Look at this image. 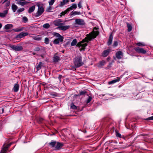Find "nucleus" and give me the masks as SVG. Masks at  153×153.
<instances>
[{"mask_svg":"<svg viewBox=\"0 0 153 153\" xmlns=\"http://www.w3.org/2000/svg\"><path fill=\"white\" fill-rule=\"evenodd\" d=\"M75 1V0H71V1L72 2H74Z\"/></svg>","mask_w":153,"mask_h":153,"instance_id":"nucleus-52","label":"nucleus"},{"mask_svg":"<svg viewBox=\"0 0 153 153\" xmlns=\"http://www.w3.org/2000/svg\"><path fill=\"white\" fill-rule=\"evenodd\" d=\"M38 9L37 12L34 14V16L38 17L40 16L44 12V10L42 6H38Z\"/></svg>","mask_w":153,"mask_h":153,"instance_id":"nucleus-4","label":"nucleus"},{"mask_svg":"<svg viewBox=\"0 0 153 153\" xmlns=\"http://www.w3.org/2000/svg\"><path fill=\"white\" fill-rule=\"evenodd\" d=\"M120 80V78L119 77L117 78V79L113 80L111 81L108 82L109 84H112L115 83Z\"/></svg>","mask_w":153,"mask_h":153,"instance_id":"nucleus-22","label":"nucleus"},{"mask_svg":"<svg viewBox=\"0 0 153 153\" xmlns=\"http://www.w3.org/2000/svg\"><path fill=\"white\" fill-rule=\"evenodd\" d=\"M117 45H118V43L117 41L114 42V44H113V46H115V47Z\"/></svg>","mask_w":153,"mask_h":153,"instance_id":"nucleus-46","label":"nucleus"},{"mask_svg":"<svg viewBox=\"0 0 153 153\" xmlns=\"http://www.w3.org/2000/svg\"><path fill=\"white\" fill-rule=\"evenodd\" d=\"M134 49L136 52L139 53L145 54L146 52V51L143 48H141L138 47L135 48Z\"/></svg>","mask_w":153,"mask_h":153,"instance_id":"nucleus-7","label":"nucleus"},{"mask_svg":"<svg viewBox=\"0 0 153 153\" xmlns=\"http://www.w3.org/2000/svg\"><path fill=\"white\" fill-rule=\"evenodd\" d=\"M10 48L13 50L16 51H22L23 49L22 47L20 45H11L10 46Z\"/></svg>","mask_w":153,"mask_h":153,"instance_id":"nucleus-5","label":"nucleus"},{"mask_svg":"<svg viewBox=\"0 0 153 153\" xmlns=\"http://www.w3.org/2000/svg\"><path fill=\"white\" fill-rule=\"evenodd\" d=\"M123 55V53L122 51H119L117 52L116 54V56L117 59H121Z\"/></svg>","mask_w":153,"mask_h":153,"instance_id":"nucleus-13","label":"nucleus"},{"mask_svg":"<svg viewBox=\"0 0 153 153\" xmlns=\"http://www.w3.org/2000/svg\"><path fill=\"white\" fill-rule=\"evenodd\" d=\"M56 39H57L59 42H62L63 41V37L62 36H61Z\"/></svg>","mask_w":153,"mask_h":153,"instance_id":"nucleus-33","label":"nucleus"},{"mask_svg":"<svg viewBox=\"0 0 153 153\" xmlns=\"http://www.w3.org/2000/svg\"><path fill=\"white\" fill-rule=\"evenodd\" d=\"M74 63L76 68H78L82 65V57L81 56H77L74 59Z\"/></svg>","mask_w":153,"mask_h":153,"instance_id":"nucleus-3","label":"nucleus"},{"mask_svg":"<svg viewBox=\"0 0 153 153\" xmlns=\"http://www.w3.org/2000/svg\"><path fill=\"white\" fill-rule=\"evenodd\" d=\"M23 30V28H22L20 29H16L15 30L16 32H19L22 30Z\"/></svg>","mask_w":153,"mask_h":153,"instance_id":"nucleus-45","label":"nucleus"},{"mask_svg":"<svg viewBox=\"0 0 153 153\" xmlns=\"http://www.w3.org/2000/svg\"><path fill=\"white\" fill-rule=\"evenodd\" d=\"M2 27V25L0 23V29Z\"/></svg>","mask_w":153,"mask_h":153,"instance_id":"nucleus-50","label":"nucleus"},{"mask_svg":"<svg viewBox=\"0 0 153 153\" xmlns=\"http://www.w3.org/2000/svg\"><path fill=\"white\" fill-rule=\"evenodd\" d=\"M19 85L18 84L16 83L15 84L13 87V89L15 92H17L18 91L19 89Z\"/></svg>","mask_w":153,"mask_h":153,"instance_id":"nucleus-19","label":"nucleus"},{"mask_svg":"<svg viewBox=\"0 0 153 153\" xmlns=\"http://www.w3.org/2000/svg\"><path fill=\"white\" fill-rule=\"evenodd\" d=\"M136 45L138 46H144L145 45V44L144 43L141 42H138L136 44Z\"/></svg>","mask_w":153,"mask_h":153,"instance_id":"nucleus-39","label":"nucleus"},{"mask_svg":"<svg viewBox=\"0 0 153 153\" xmlns=\"http://www.w3.org/2000/svg\"><path fill=\"white\" fill-rule=\"evenodd\" d=\"M50 42V40L47 37H46L45 38L44 40V42L46 44H48Z\"/></svg>","mask_w":153,"mask_h":153,"instance_id":"nucleus-32","label":"nucleus"},{"mask_svg":"<svg viewBox=\"0 0 153 153\" xmlns=\"http://www.w3.org/2000/svg\"><path fill=\"white\" fill-rule=\"evenodd\" d=\"M63 146V144L59 142L56 143V145L54 147V149L58 150L60 149Z\"/></svg>","mask_w":153,"mask_h":153,"instance_id":"nucleus-10","label":"nucleus"},{"mask_svg":"<svg viewBox=\"0 0 153 153\" xmlns=\"http://www.w3.org/2000/svg\"><path fill=\"white\" fill-rule=\"evenodd\" d=\"M60 59V58L56 55H54L53 57V60L54 62H57Z\"/></svg>","mask_w":153,"mask_h":153,"instance_id":"nucleus-17","label":"nucleus"},{"mask_svg":"<svg viewBox=\"0 0 153 153\" xmlns=\"http://www.w3.org/2000/svg\"><path fill=\"white\" fill-rule=\"evenodd\" d=\"M69 12V11L67 9L65 10L64 11L60 13V16L61 17L62 16H64L65 14Z\"/></svg>","mask_w":153,"mask_h":153,"instance_id":"nucleus-29","label":"nucleus"},{"mask_svg":"<svg viewBox=\"0 0 153 153\" xmlns=\"http://www.w3.org/2000/svg\"><path fill=\"white\" fill-rule=\"evenodd\" d=\"M116 135L117 137L121 138V134L119 133H118L117 132H116Z\"/></svg>","mask_w":153,"mask_h":153,"instance_id":"nucleus-43","label":"nucleus"},{"mask_svg":"<svg viewBox=\"0 0 153 153\" xmlns=\"http://www.w3.org/2000/svg\"><path fill=\"white\" fill-rule=\"evenodd\" d=\"M113 39V36L112 34H111L109 36V39L107 42V44L108 45H110L112 43Z\"/></svg>","mask_w":153,"mask_h":153,"instance_id":"nucleus-15","label":"nucleus"},{"mask_svg":"<svg viewBox=\"0 0 153 153\" xmlns=\"http://www.w3.org/2000/svg\"><path fill=\"white\" fill-rule=\"evenodd\" d=\"M91 100L92 97L90 96H88L86 101V103H88L91 101Z\"/></svg>","mask_w":153,"mask_h":153,"instance_id":"nucleus-36","label":"nucleus"},{"mask_svg":"<svg viewBox=\"0 0 153 153\" xmlns=\"http://www.w3.org/2000/svg\"><path fill=\"white\" fill-rule=\"evenodd\" d=\"M22 20L23 22L25 23L26 22L28 21L27 18L25 16H24L22 18Z\"/></svg>","mask_w":153,"mask_h":153,"instance_id":"nucleus-38","label":"nucleus"},{"mask_svg":"<svg viewBox=\"0 0 153 153\" xmlns=\"http://www.w3.org/2000/svg\"><path fill=\"white\" fill-rule=\"evenodd\" d=\"M40 120H42V118H41V119Z\"/></svg>","mask_w":153,"mask_h":153,"instance_id":"nucleus-55","label":"nucleus"},{"mask_svg":"<svg viewBox=\"0 0 153 153\" xmlns=\"http://www.w3.org/2000/svg\"><path fill=\"white\" fill-rule=\"evenodd\" d=\"M56 143V141L52 140L51 143H49V144L51 147H55Z\"/></svg>","mask_w":153,"mask_h":153,"instance_id":"nucleus-23","label":"nucleus"},{"mask_svg":"<svg viewBox=\"0 0 153 153\" xmlns=\"http://www.w3.org/2000/svg\"><path fill=\"white\" fill-rule=\"evenodd\" d=\"M71 108L74 109H76L77 108L74 105V104L72 103L71 104Z\"/></svg>","mask_w":153,"mask_h":153,"instance_id":"nucleus-40","label":"nucleus"},{"mask_svg":"<svg viewBox=\"0 0 153 153\" xmlns=\"http://www.w3.org/2000/svg\"><path fill=\"white\" fill-rule=\"evenodd\" d=\"M47 9L48 10H51V7H50L48 8H47Z\"/></svg>","mask_w":153,"mask_h":153,"instance_id":"nucleus-49","label":"nucleus"},{"mask_svg":"<svg viewBox=\"0 0 153 153\" xmlns=\"http://www.w3.org/2000/svg\"><path fill=\"white\" fill-rule=\"evenodd\" d=\"M78 7L79 8H80L82 7V6L81 2H79L78 4Z\"/></svg>","mask_w":153,"mask_h":153,"instance_id":"nucleus-47","label":"nucleus"},{"mask_svg":"<svg viewBox=\"0 0 153 153\" xmlns=\"http://www.w3.org/2000/svg\"><path fill=\"white\" fill-rule=\"evenodd\" d=\"M12 8L13 12H15L18 8V7L16 5L13 4L12 5Z\"/></svg>","mask_w":153,"mask_h":153,"instance_id":"nucleus-27","label":"nucleus"},{"mask_svg":"<svg viewBox=\"0 0 153 153\" xmlns=\"http://www.w3.org/2000/svg\"><path fill=\"white\" fill-rule=\"evenodd\" d=\"M86 93V91H81L80 92V95H83L85 94Z\"/></svg>","mask_w":153,"mask_h":153,"instance_id":"nucleus-44","label":"nucleus"},{"mask_svg":"<svg viewBox=\"0 0 153 153\" xmlns=\"http://www.w3.org/2000/svg\"><path fill=\"white\" fill-rule=\"evenodd\" d=\"M8 0H4V1L3 3H5V2H6Z\"/></svg>","mask_w":153,"mask_h":153,"instance_id":"nucleus-51","label":"nucleus"},{"mask_svg":"<svg viewBox=\"0 0 153 153\" xmlns=\"http://www.w3.org/2000/svg\"><path fill=\"white\" fill-rule=\"evenodd\" d=\"M77 6L76 4L73 3L72 4V5L69 7L67 9L69 11H70L74 9H75L77 8Z\"/></svg>","mask_w":153,"mask_h":153,"instance_id":"nucleus-11","label":"nucleus"},{"mask_svg":"<svg viewBox=\"0 0 153 153\" xmlns=\"http://www.w3.org/2000/svg\"><path fill=\"white\" fill-rule=\"evenodd\" d=\"M147 120H153V116H152L150 117H149L146 119Z\"/></svg>","mask_w":153,"mask_h":153,"instance_id":"nucleus-48","label":"nucleus"},{"mask_svg":"<svg viewBox=\"0 0 153 153\" xmlns=\"http://www.w3.org/2000/svg\"><path fill=\"white\" fill-rule=\"evenodd\" d=\"M28 3L27 2L25 1H18L17 2L18 4L22 6L27 4Z\"/></svg>","mask_w":153,"mask_h":153,"instance_id":"nucleus-20","label":"nucleus"},{"mask_svg":"<svg viewBox=\"0 0 153 153\" xmlns=\"http://www.w3.org/2000/svg\"><path fill=\"white\" fill-rule=\"evenodd\" d=\"M50 27V25L48 23H46L43 25V27L46 29Z\"/></svg>","mask_w":153,"mask_h":153,"instance_id":"nucleus-31","label":"nucleus"},{"mask_svg":"<svg viewBox=\"0 0 153 153\" xmlns=\"http://www.w3.org/2000/svg\"><path fill=\"white\" fill-rule=\"evenodd\" d=\"M54 36L58 38L60 37L61 36H62L59 33H54Z\"/></svg>","mask_w":153,"mask_h":153,"instance_id":"nucleus-42","label":"nucleus"},{"mask_svg":"<svg viewBox=\"0 0 153 153\" xmlns=\"http://www.w3.org/2000/svg\"><path fill=\"white\" fill-rule=\"evenodd\" d=\"M62 22V21L60 19H58L55 21L54 24L55 26H58V28L63 31L66 30L70 27L69 25H65V24L64 23H61Z\"/></svg>","mask_w":153,"mask_h":153,"instance_id":"nucleus-2","label":"nucleus"},{"mask_svg":"<svg viewBox=\"0 0 153 153\" xmlns=\"http://www.w3.org/2000/svg\"><path fill=\"white\" fill-rule=\"evenodd\" d=\"M111 51L110 49L104 51L102 53V56L103 57L107 56Z\"/></svg>","mask_w":153,"mask_h":153,"instance_id":"nucleus-12","label":"nucleus"},{"mask_svg":"<svg viewBox=\"0 0 153 153\" xmlns=\"http://www.w3.org/2000/svg\"><path fill=\"white\" fill-rule=\"evenodd\" d=\"M13 27V25L12 24H7L5 26L4 28L5 29L8 30L12 28Z\"/></svg>","mask_w":153,"mask_h":153,"instance_id":"nucleus-24","label":"nucleus"},{"mask_svg":"<svg viewBox=\"0 0 153 153\" xmlns=\"http://www.w3.org/2000/svg\"><path fill=\"white\" fill-rule=\"evenodd\" d=\"M20 1H25V0H19Z\"/></svg>","mask_w":153,"mask_h":153,"instance_id":"nucleus-54","label":"nucleus"},{"mask_svg":"<svg viewBox=\"0 0 153 153\" xmlns=\"http://www.w3.org/2000/svg\"><path fill=\"white\" fill-rule=\"evenodd\" d=\"M105 62L104 61L100 62L98 64V67H100L104 65L105 64Z\"/></svg>","mask_w":153,"mask_h":153,"instance_id":"nucleus-28","label":"nucleus"},{"mask_svg":"<svg viewBox=\"0 0 153 153\" xmlns=\"http://www.w3.org/2000/svg\"><path fill=\"white\" fill-rule=\"evenodd\" d=\"M81 14V13L80 12L72 11L70 13L69 15L71 16H73L76 15H80Z\"/></svg>","mask_w":153,"mask_h":153,"instance_id":"nucleus-14","label":"nucleus"},{"mask_svg":"<svg viewBox=\"0 0 153 153\" xmlns=\"http://www.w3.org/2000/svg\"><path fill=\"white\" fill-rule=\"evenodd\" d=\"M75 22V24L80 25H83L85 24L84 20L81 19H76Z\"/></svg>","mask_w":153,"mask_h":153,"instance_id":"nucleus-8","label":"nucleus"},{"mask_svg":"<svg viewBox=\"0 0 153 153\" xmlns=\"http://www.w3.org/2000/svg\"><path fill=\"white\" fill-rule=\"evenodd\" d=\"M43 65V63L40 62H39L38 65L36 67V69L37 71L39 70L41 68L42 66Z\"/></svg>","mask_w":153,"mask_h":153,"instance_id":"nucleus-21","label":"nucleus"},{"mask_svg":"<svg viewBox=\"0 0 153 153\" xmlns=\"http://www.w3.org/2000/svg\"><path fill=\"white\" fill-rule=\"evenodd\" d=\"M25 10L24 8H21L18 9L17 11V13H20L23 11Z\"/></svg>","mask_w":153,"mask_h":153,"instance_id":"nucleus-34","label":"nucleus"},{"mask_svg":"<svg viewBox=\"0 0 153 153\" xmlns=\"http://www.w3.org/2000/svg\"><path fill=\"white\" fill-rule=\"evenodd\" d=\"M53 42L55 44H59L60 42L56 39L53 41Z\"/></svg>","mask_w":153,"mask_h":153,"instance_id":"nucleus-41","label":"nucleus"},{"mask_svg":"<svg viewBox=\"0 0 153 153\" xmlns=\"http://www.w3.org/2000/svg\"><path fill=\"white\" fill-rule=\"evenodd\" d=\"M127 26L128 27V32L131 31L132 30V27L131 25L128 23H127Z\"/></svg>","mask_w":153,"mask_h":153,"instance_id":"nucleus-30","label":"nucleus"},{"mask_svg":"<svg viewBox=\"0 0 153 153\" xmlns=\"http://www.w3.org/2000/svg\"><path fill=\"white\" fill-rule=\"evenodd\" d=\"M12 143H11L6 145H4L3 146L0 153H6L9 147L12 145Z\"/></svg>","mask_w":153,"mask_h":153,"instance_id":"nucleus-6","label":"nucleus"},{"mask_svg":"<svg viewBox=\"0 0 153 153\" xmlns=\"http://www.w3.org/2000/svg\"><path fill=\"white\" fill-rule=\"evenodd\" d=\"M40 47L39 46H37L34 49V51H40Z\"/></svg>","mask_w":153,"mask_h":153,"instance_id":"nucleus-35","label":"nucleus"},{"mask_svg":"<svg viewBox=\"0 0 153 153\" xmlns=\"http://www.w3.org/2000/svg\"><path fill=\"white\" fill-rule=\"evenodd\" d=\"M7 13V10H5L3 13H0V17H4Z\"/></svg>","mask_w":153,"mask_h":153,"instance_id":"nucleus-25","label":"nucleus"},{"mask_svg":"<svg viewBox=\"0 0 153 153\" xmlns=\"http://www.w3.org/2000/svg\"><path fill=\"white\" fill-rule=\"evenodd\" d=\"M41 57H43V56H42V55H41Z\"/></svg>","mask_w":153,"mask_h":153,"instance_id":"nucleus-56","label":"nucleus"},{"mask_svg":"<svg viewBox=\"0 0 153 153\" xmlns=\"http://www.w3.org/2000/svg\"><path fill=\"white\" fill-rule=\"evenodd\" d=\"M32 38L37 41H40L42 39L41 36L40 35H37L36 36H33L32 37Z\"/></svg>","mask_w":153,"mask_h":153,"instance_id":"nucleus-18","label":"nucleus"},{"mask_svg":"<svg viewBox=\"0 0 153 153\" xmlns=\"http://www.w3.org/2000/svg\"><path fill=\"white\" fill-rule=\"evenodd\" d=\"M35 8V6H33L30 7L28 10V13H30L33 12Z\"/></svg>","mask_w":153,"mask_h":153,"instance_id":"nucleus-26","label":"nucleus"},{"mask_svg":"<svg viewBox=\"0 0 153 153\" xmlns=\"http://www.w3.org/2000/svg\"><path fill=\"white\" fill-rule=\"evenodd\" d=\"M28 34V33H27L22 32L17 35L16 36V38H21L24 36H27Z\"/></svg>","mask_w":153,"mask_h":153,"instance_id":"nucleus-9","label":"nucleus"},{"mask_svg":"<svg viewBox=\"0 0 153 153\" xmlns=\"http://www.w3.org/2000/svg\"><path fill=\"white\" fill-rule=\"evenodd\" d=\"M68 2V0H63L62 1L60 2V4H59V6L62 7Z\"/></svg>","mask_w":153,"mask_h":153,"instance_id":"nucleus-16","label":"nucleus"},{"mask_svg":"<svg viewBox=\"0 0 153 153\" xmlns=\"http://www.w3.org/2000/svg\"><path fill=\"white\" fill-rule=\"evenodd\" d=\"M99 32L98 31H94L93 30L89 35H87V36L82 41L77 42V40L76 39H74L73 40L71 43V46H74L76 45V46L80 47H82V49H85V48L87 46V43L89 41H91L92 39L95 38L99 34Z\"/></svg>","mask_w":153,"mask_h":153,"instance_id":"nucleus-1","label":"nucleus"},{"mask_svg":"<svg viewBox=\"0 0 153 153\" xmlns=\"http://www.w3.org/2000/svg\"><path fill=\"white\" fill-rule=\"evenodd\" d=\"M33 55H36V53H33Z\"/></svg>","mask_w":153,"mask_h":153,"instance_id":"nucleus-53","label":"nucleus"},{"mask_svg":"<svg viewBox=\"0 0 153 153\" xmlns=\"http://www.w3.org/2000/svg\"><path fill=\"white\" fill-rule=\"evenodd\" d=\"M55 0H50L49 1V4L50 6L52 5L55 2Z\"/></svg>","mask_w":153,"mask_h":153,"instance_id":"nucleus-37","label":"nucleus"}]
</instances>
